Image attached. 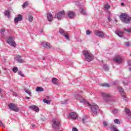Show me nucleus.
<instances>
[{"label":"nucleus","instance_id":"f257e3e1","mask_svg":"<svg viewBox=\"0 0 131 131\" xmlns=\"http://www.w3.org/2000/svg\"><path fill=\"white\" fill-rule=\"evenodd\" d=\"M75 98L76 100H79V101L81 103H86V104L90 107L91 110L92 111V114L93 115H97L98 113H99V111H100V108H99V106L96 103L90 104V102H86V100L84 99V98H82L81 96L79 95L78 94H76L75 95Z\"/></svg>","mask_w":131,"mask_h":131},{"label":"nucleus","instance_id":"f03ea898","mask_svg":"<svg viewBox=\"0 0 131 131\" xmlns=\"http://www.w3.org/2000/svg\"><path fill=\"white\" fill-rule=\"evenodd\" d=\"M83 55L84 56L85 59L87 62H91V61L94 60V55L88 50L83 51Z\"/></svg>","mask_w":131,"mask_h":131},{"label":"nucleus","instance_id":"7ed1b4c3","mask_svg":"<svg viewBox=\"0 0 131 131\" xmlns=\"http://www.w3.org/2000/svg\"><path fill=\"white\" fill-rule=\"evenodd\" d=\"M120 18L121 21L126 24H128L131 21V17L125 13H122L120 15Z\"/></svg>","mask_w":131,"mask_h":131},{"label":"nucleus","instance_id":"20e7f679","mask_svg":"<svg viewBox=\"0 0 131 131\" xmlns=\"http://www.w3.org/2000/svg\"><path fill=\"white\" fill-rule=\"evenodd\" d=\"M53 124L52 127L54 128L55 131H57V129H59L60 128V126H61V123L59 120L53 119L52 120Z\"/></svg>","mask_w":131,"mask_h":131},{"label":"nucleus","instance_id":"39448f33","mask_svg":"<svg viewBox=\"0 0 131 131\" xmlns=\"http://www.w3.org/2000/svg\"><path fill=\"white\" fill-rule=\"evenodd\" d=\"M14 39H15L14 37L10 36L7 39V43L10 45V46H11V47H13V48H16L17 45L16 44V42H15Z\"/></svg>","mask_w":131,"mask_h":131},{"label":"nucleus","instance_id":"423d86ee","mask_svg":"<svg viewBox=\"0 0 131 131\" xmlns=\"http://www.w3.org/2000/svg\"><path fill=\"white\" fill-rule=\"evenodd\" d=\"M94 34L96 36H98V37H101V38H104V37H105V33L102 31L95 30L94 31Z\"/></svg>","mask_w":131,"mask_h":131},{"label":"nucleus","instance_id":"0eeeda50","mask_svg":"<svg viewBox=\"0 0 131 131\" xmlns=\"http://www.w3.org/2000/svg\"><path fill=\"white\" fill-rule=\"evenodd\" d=\"M8 106L9 109H11V110L15 111V112H19V108L17 107V105H16V104L13 103H11L8 104Z\"/></svg>","mask_w":131,"mask_h":131},{"label":"nucleus","instance_id":"6e6552de","mask_svg":"<svg viewBox=\"0 0 131 131\" xmlns=\"http://www.w3.org/2000/svg\"><path fill=\"white\" fill-rule=\"evenodd\" d=\"M101 95L103 98V100L105 101V102H109L110 101V98H111V95L108 93H105L102 92L101 93Z\"/></svg>","mask_w":131,"mask_h":131},{"label":"nucleus","instance_id":"1a4fd4ad","mask_svg":"<svg viewBox=\"0 0 131 131\" xmlns=\"http://www.w3.org/2000/svg\"><path fill=\"white\" fill-rule=\"evenodd\" d=\"M123 60V59L120 55H117L114 58V62L117 63V64H121V63H122Z\"/></svg>","mask_w":131,"mask_h":131},{"label":"nucleus","instance_id":"9d476101","mask_svg":"<svg viewBox=\"0 0 131 131\" xmlns=\"http://www.w3.org/2000/svg\"><path fill=\"white\" fill-rule=\"evenodd\" d=\"M63 16H65V11H60L55 14V17L58 20H61Z\"/></svg>","mask_w":131,"mask_h":131},{"label":"nucleus","instance_id":"9b49d317","mask_svg":"<svg viewBox=\"0 0 131 131\" xmlns=\"http://www.w3.org/2000/svg\"><path fill=\"white\" fill-rule=\"evenodd\" d=\"M78 117L77 114L75 112H72L69 114V119H77Z\"/></svg>","mask_w":131,"mask_h":131},{"label":"nucleus","instance_id":"f8f14e48","mask_svg":"<svg viewBox=\"0 0 131 131\" xmlns=\"http://www.w3.org/2000/svg\"><path fill=\"white\" fill-rule=\"evenodd\" d=\"M67 16H68L69 17H70V19H72V18H74L75 17V15H76V13L75 12L73 11H69L67 13Z\"/></svg>","mask_w":131,"mask_h":131},{"label":"nucleus","instance_id":"ddd939ff","mask_svg":"<svg viewBox=\"0 0 131 131\" xmlns=\"http://www.w3.org/2000/svg\"><path fill=\"white\" fill-rule=\"evenodd\" d=\"M41 45H42L43 48H46V49H51L52 48V46L48 42H42Z\"/></svg>","mask_w":131,"mask_h":131},{"label":"nucleus","instance_id":"4468645a","mask_svg":"<svg viewBox=\"0 0 131 131\" xmlns=\"http://www.w3.org/2000/svg\"><path fill=\"white\" fill-rule=\"evenodd\" d=\"M23 19V16H22L21 14H19L17 17L15 18L14 22L15 23H18L19 21H22Z\"/></svg>","mask_w":131,"mask_h":131},{"label":"nucleus","instance_id":"2eb2a0df","mask_svg":"<svg viewBox=\"0 0 131 131\" xmlns=\"http://www.w3.org/2000/svg\"><path fill=\"white\" fill-rule=\"evenodd\" d=\"M14 60L18 62V63H23L24 62L23 60L21 58V56L20 55H17L14 57Z\"/></svg>","mask_w":131,"mask_h":131},{"label":"nucleus","instance_id":"dca6fc26","mask_svg":"<svg viewBox=\"0 0 131 131\" xmlns=\"http://www.w3.org/2000/svg\"><path fill=\"white\" fill-rule=\"evenodd\" d=\"M30 109L31 110H34L35 112H38L39 111V108L36 105H32L29 106Z\"/></svg>","mask_w":131,"mask_h":131},{"label":"nucleus","instance_id":"f3484780","mask_svg":"<svg viewBox=\"0 0 131 131\" xmlns=\"http://www.w3.org/2000/svg\"><path fill=\"white\" fill-rule=\"evenodd\" d=\"M115 33H116V34H117V35L119 36V37H123V35H124L123 32L120 31L119 30H116L115 31Z\"/></svg>","mask_w":131,"mask_h":131},{"label":"nucleus","instance_id":"a211bd4d","mask_svg":"<svg viewBox=\"0 0 131 131\" xmlns=\"http://www.w3.org/2000/svg\"><path fill=\"white\" fill-rule=\"evenodd\" d=\"M47 18L49 22H52L53 20V15L51 13H47Z\"/></svg>","mask_w":131,"mask_h":131},{"label":"nucleus","instance_id":"6ab92c4d","mask_svg":"<svg viewBox=\"0 0 131 131\" xmlns=\"http://www.w3.org/2000/svg\"><path fill=\"white\" fill-rule=\"evenodd\" d=\"M80 13L82 14V15H86V12H85V10L83 9L82 7L80 8Z\"/></svg>","mask_w":131,"mask_h":131},{"label":"nucleus","instance_id":"aec40b11","mask_svg":"<svg viewBox=\"0 0 131 131\" xmlns=\"http://www.w3.org/2000/svg\"><path fill=\"white\" fill-rule=\"evenodd\" d=\"M125 113L126 114V115L128 116H130L131 115V112L128 108H126L125 110Z\"/></svg>","mask_w":131,"mask_h":131},{"label":"nucleus","instance_id":"412c9836","mask_svg":"<svg viewBox=\"0 0 131 131\" xmlns=\"http://www.w3.org/2000/svg\"><path fill=\"white\" fill-rule=\"evenodd\" d=\"M52 83H53L54 84H58V79L56 78H53L52 79Z\"/></svg>","mask_w":131,"mask_h":131},{"label":"nucleus","instance_id":"4be33fe9","mask_svg":"<svg viewBox=\"0 0 131 131\" xmlns=\"http://www.w3.org/2000/svg\"><path fill=\"white\" fill-rule=\"evenodd\" d=\"M36 92H43V88L39 86H37Z\"/></svg>","mask_w":131,"mask_h":131},{"label":"nucleus","instance_id":"5701e85b","mask_svg":"<svg viewBox=\"0 0 131 131\" xmlns=\"http://www.w3.org/2000/svg\"><path fill=\"white\" fill-rule=\"evenodd\" d=\"M100 85H101V86H105V88H110V85L107 83H101Z\"/></svg>","mask_w":131,"mask_h":131},{"label":"nucleus","instance_id":"b1692460","mask_svg":"<svg viewBox=\"0 0 131 131\" xmlns=\"http://www.w3.org/2000/svg\"><path fill=\"white\" fill-rule=\"evenodd\" d=\"M103 68L105 71H109V68L108 67V66L107 64H104Z\"/></svg>","mask_w":131,"mask_h":131},{"label":"nucleus","instance_id":"393cba45","mask_svg":"<svg viewBox=\"0 0 131 131\" xmlns=\"http://www.w3.org/2000/svg\"><path fill=\"white\" fill-rule=\"evenodd\" d=\"M5 16H7L8 18H10V11L6 10L5 11Z\"/></svg>","mask_w":131,"mask_h":131},{"label":"nucleus","instance_id":"a878e982","mask_svg":"<svg viewBox=\"0 0 131 131\" xmlns=\"http://www.w3.org/2000/svg\"><path fill=\"white\" fill-rule=\"evenodd\" d=\"M59 31L60 32V34H62V35L66 33V32H65V30H64L63 29H59Z\"/></svg>","mask_w":131,"mask_h":131},{"label":"nucleus","instance_id":"bb28decb","mask_svg":"<svg viewBox=\"0 0 131 131\" xmlns=\"http://www.w3.org/2000/svg\"><path fill=\"white\" fill-rule=\"evenodd\" d=\"M63 36H64L66 37V38L68 40H69L70 38H69V35H68V33H64L63 35Z\"/></svg>","mask_w":131,"mask_h":131},{"label":"nucleus","instance_id":"cd10ccee","mask_svg":"<svg viewBox=\"0 0 131 131\" xmlns=\"http://www.w3.org/2000/svg\"><path fill=\"white\" fill-rule=\"evenodd\" d=\"M121 95L123 99H125L126 98V95H125V93H124V91L121 92Z\"/></svg>","mask_w":131,"mask_h":131},{"label":"nucleus","instance_id":"c85d7f7f","mask_svg":"<svg viewBox=\"0 0 131 131\" xmlns=\"http://www.w3.org/2000/svg\"><path fill=\"white\" fill-rule=\"evenodd\" d=\"M28 20L29 22H32V21H33V16H32V15H29Z\"/></svg>","mask_w":131,"mask_h":131},{"label":"nucleus","instance_id":"c756f323","mask_svg":"<svg viewBox=\"0 0 131 131\" xmlns=\"http://www.w3.org/2000/svg\"><path fill=\"white\" fill-rule=\"evenodd\" d=\"M115 123H117V124H120V120L118 119H116L114 120Z\"/></svg>","mask_w":131,"mask_h":131},{"label":"nucleus","instance_id":"7c9ffc66","mask_svg":"<svg viewBox=\"0 0 131 131\" xmlns=\"http://www.w3.org/2000/svg\"><path fill=\"white\" fill-rule=\"evenodd\" d=\"M111 129H113L114 131H119L118 129H117V128H116V127H115V126L114 125H112L111 127Z\"/></svg>","mask_w":131,"mask_h":131},{"label":"nucleus","instance_id":"2f4dec72","mask_svg":"<svg viewBox=\"0 0 131 131\" xmlns=\"http://www.w3.org/2000/svg\"><path fill=\"white\" fill-rule=\"evenodd\" d=\"M110 5L108 4H106L104 5V9H105V10H108V9H110Z\"/></svg>","mask_w":131,"mask_h":131},{"label":"nucleus","instance_id":"473e14b6","mask_svg":"<svg viewBox=\"0 0 131 131\" xmlns=\"http://www.w3.org/2000/svg\"><path fill=\"white\" fill-rule=\"evenodd\" d=\"M12 71L14 73H16L18 71V68L17 67H14L12 69Z\"/></svg>","mask_w":131,"mask_h":131},{"label":"nucleus","instance_id":"72a5a7b5","mask_svg":"<svg viewBox=\"0 0 131 131\" xmlns=\"http://www.w3.org/2000/svg\"><path fill=\"white\" fill-rule=\"evenodd\" d=\"M117 113H118V110L116 108H115L113 110V114L115 115V114H117Z\"/></svg>","mask_w":131,"mask_h":131},{"label":"nucleus","instance_id":"f704fd0d","mask_svg":"<svg viewBox=\"0 0 131 131\" xmlns=\"http://www.w3.org/2000/svg\"><path fill=\"white\" fill-rule=\"evenodd\" d=\"M43 102L44 103H46V104H50L51 103V101L48 100H47L46 99L43 100Z\"/></svg>","mask_w":131,"mask_h":131},{"label":"nucleus","instance_id":"c9c22d12","mask_svg":"<svg viewBox=\"0 0 131 131\" xmlns=\"http://www.w3.org/2000/svg\"><path fill=\"white\" fill-rule=\"evenodd\" d=\"M26 93H27V94H28V95H29L30 97H31V92H30V91L28 90H25Z\"/></svg>","mask_w":131,"mask_h":131},{"label":"nucleus","instance_id":"e433bc0d","mask_svg":"<svg viewBox=\"0 0 131 131\" xmlns=\"http://www.w3.org/2000/svg\"><path fill=\"white\" fill-rule=\"evenodd\" d=\"M5 31H6V29H5V28H2L1 30V32L2 34H4Z\"/></svg>","mask_w":131,"mask_h":131},{"label":"nucleus","instance_id":"4c0bfd02","mask_svg":"<svg viewBox=\"0 0 131 131\" xmlns=\"http://www.w3.org/2000/svg\"><path fill=\"white\" fill-rule=\"evenodd\" d=\"M124 31H126V32H128L129 33H130V32H131V29H130L124 28Z\"/></svg>","mask_w":131,"mask_h":131},{"label":"nucleus","instance_id":"58836bf2","mask_svg":"<svg viewBox=\"0 0 131 131\" xmlns=\"http://www.w3.org/2000/svg\"><path fill=\"white\" fill-rule=\"evenodd\" d=\"M18 73L19 74V75H20V76H22V77H24V74H23V73H22V72H21L20 71H19L18 72Z\"/></svg>","mask_w":131,"mask_h":131},{"label":"nucleus","instance_id":"ea45409f","mask_svg":"<svg viewBox=\"0 0 131 131\" xmlns=\"http://www.w3.org/2000/svg\"><path fill=\"white\" fill-rule=\"evenodd\" d=\"M118 89L119 90V92H120V93H122V92H124L123 90L122 89V88L121 87H118Z\"/></svg>","mask_w":131,"mask_h":131},{"label":"nucleus","instance_id":"a19ab883","mask_svg":"<svg viewBox=\"0 0 131 131\" xmlns=\"http://www.w3.org/2000/svg\"><path fill=\"white\" fill-rule=\"evenodd\" d=\"M28 6V2L25 3L23 5V8H26V6Z\"/></svg>","mask_w":131,"mask_h":131},{"label":"nucleus","instance_id":"79ce46f5","mask_svg":"<svg viewBox=\"0 0 131 131\" xmlns=\"http://www.w3.org/2000/svg\"><path fill=\"white\" fill-rule=\"evenodd\" d=\"M0 126H1L3 128H5V124H4V123H3L2 121H0Z\"/></svg>","mask_w":131,"mask_h":131},{"label":"nucleus","instance_id":"37998d69","mask_svg":"<svg viewBox=\"0 0 131 131\" xmlns=\"http://www.w3.org/2000/svg\"><path fill=\"white\" fill-rule=\"evenodd\" d=\"M86 34H87V35H90V34H91V31L90 30H87L86 31Z\"/></svg>","mask_w":131,"mask_h":131},{"label":"nucleus","instance_id":"c03bdc74","mask_svg":"<svg viewBox=\"0 0 131 131\" xmlns=\"http://www.w3.org/2000/svg\"><path fill=\"white\" fill-rule=\"evenodd\" d=\"M81 121L82 122V123H85L84 121H85V118H83L81 120Z\"/></svg>","mask_w":131,"mask_h":131},{"label":"nucleus","instance_id":"a18cd8bd","mask_svg":"<svg viewBox=\"0 0 131 131\" xmlns=\"http://www.w3.org/2000/svg\"><path fill=\"white\" fill-rule=\"evenodd\" d=\"M125 46H126V47H129V42H125Z\"/></svg>","mask_w":131,"mask_h":131},{"label":"nucleus","instance_id":"49530a36","mask_svg":"<svg viewBox=\"0 0 131 131\" xmlns=\"http://www.w3.org/2000/svg\"><path fill=\"white\" fill-rule=\"evenodd\" d=\"M72 131H78V129L75 127H73L72 129Z\"/></svg>","mask_w":131,"mask_h":131},{"label":"nucleus","instance_id":"de8ad7c7","mask_svg":"<svg viewBox=\"0 0 131 131\" xmlns=\"http://www.w3.org/2000/svg\"><path fill=\"white\" fill-rule=\"evenodd\" d=\"M103 125H104V126H107V123H106V122H103Z\"/></svg>","mask_w":131,"mask_h":131},{"label":"nucleus","instance_id":"09e8293b","mask_svg":"<svg viewBox=\"0 0 131 131\" xmlns=\"http://www.w3.org/2000/svg\"><path fill=\"white\" fill-rule=\"evenodd\" d=\"M68 101V100H64V101H63V102H62V104H66V103H67V101Z\"/></svg>","mask_w":131,"mask_h":131},{"label":"nucleus","instance_id":"8fccbe9b","mask_svg":"<svg viewBox=\"0 0 131 131\" xmlns=\"http://www.w3.org/2000/svg\"><path fill=\"white\" fill-rule=\"evenodd\" d=\"M107 19L109 22L111 21V18H110V16H108Z\"/></svg>","mask_w":131,"mask_h":131},{"label":"nucleus","instance_id":"3c124183","mask_svg":"<svg viewBox=\"0 0 131 131\" xmlns=\"http://www.w3.org/2000/svg\"><path fill=\"white\" fill-rule=\"evenodd\" d=\"M121 5L122 6V7H123L124 6V3H121Z\"/></svg>","mask_w":131,"mask_h":131},{"label":"nucleus","instance_id":"603ef678","mask_svg":"<svg viewBox=\"0 0 131 131\" xmlns=\"http://www.w3.org/2000/svg\"><path fill=\"white\" fill-rule=\"evenodd\" d=\"M32 127H35V125L34 124H32Z\"/></svg>","mask_w":131,"mask_h":131},{"label":"nucleus","instance_id":"864d4df0","mask_svg":"<svg viewBox=\"0 0 131 131\" xmlns=\"http://www.w3.org/2000/svg\"><path fill=\"white\" fill-rule=\"evenodd\" d=\"M13 95H14V96H15V97L17 96V93H13Z\"/></svg>","mask_w":131,"mask_h":131},{"label":"nucleus","instance_id":"5fc2aeb1","mask_svg":"<svg viewBox=\"0 0 131 131\" xmlns=\"http://www.w3.org/2000/svg\"><path fill=\"white\" fill-rule=\"evenodd\" d=\"M26 99H27V100H29V99H30V97H26Z\"/></svg>","mask_w":131,"mask_h":131},{"label":"nucleus","instance_id":"6e6d98bb","mask_svg":"<svg viewBox=\"0 0 131 131\" xmlns=\"http://www.w3.org/2000/svg\"><path fill=\"white\" fill-rule=\"evenodd\" d=\"M43 31V30L42 29V30H41V32H42Z\"/></svg>","mask_w":131,"mask_h":131},{"label":"nucleus","instance_id":"4d7b16f0","mask_svg":"<svg viewBox=\"0 0 131 131\" xmlns=\"http://www.w3.org/2000/svg\"><path fill=\"white\" fill-rule=\"evenodd\" d=\"M130 70L131 71V68H130Z\"/></svg>","mask_w":131,"mask_h":131},{"label":"nucleus","instance_id":"13d9d810","mask_svg":"<svg viewBox=\"0 0 131 131\" xmlns=\"http://www.w3.org/2000/svg\"><path fill=\"white\" fill-rule=\"evenodd\" d=\"M0 74H1V71H0Z\"/></svg>","mask_w":131,"mask_h":131}]
</instances>
